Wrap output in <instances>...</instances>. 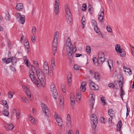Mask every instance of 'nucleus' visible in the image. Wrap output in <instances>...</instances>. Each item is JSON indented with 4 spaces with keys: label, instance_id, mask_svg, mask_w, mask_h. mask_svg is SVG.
<instances>
[{
    "label": "nucleus",
    "instance_id": "nucleus-1",
    "mask_svg": "<svg viewBox=\"0 0 134 134\" xmlns=\"http://www.w3.org/2000/svg\"><path fill=\"white\" fill-rule=\"evenodd\" d=\"M65 9L66 13L65 16L67 21L70 25H71L72 24V15L69 5L68 4H66L65 6Z\"/></svg>",
    "mask_w": 134,
    "mask_h": 134
},
{
    "label": "nucleus",
    "instance_id": "nucleus-2",
    "mask_svg": "<svg viewBox=\"0 0 134 134\" xmlns=\"http://www.w3.org/2000/svg\"><path fill=\"white\" fill-rule=\"evenodd\" d=\"M58 34V32H55V33L54 40L52 43V50L54 55H55V54L57 52V47L58 46L59 37Z\"/></svg>",
    "mask_w": 134,
    "mask_h": 134
},
{
    "label": "nucleus",
    "instance_id": "nucleus-3",
    "mask_svg": "<svg viewBox=\"0 0 134 134\" xmlns=\"http://www.w3.org/2000/svg\"><path fill=\"white\" fill-rule=\"evenodd\" d=\"M105 58L103 53L100 52L98 54V58L96 59V62H97V64L100 65L105 61Z\"/></svg>",
    "mask_w": 134,
    "mask_h": 134
},
{
    "label": "nucleus",
    "instance_id": "nucleus-4",
    "mask_svg": "<svg viewBox=\"0 0 134 134\" xmlns=\"http://www.w3.org/2000/svg\"><path fill=\"white\" fill-rule=\"evenodd\" d=\"M41 108L43 112L46 115L48 116L50 114V111L47 106L44 103H42L41 104Z\"/></svg>",
    "mask_w": 134,
    "mask_h": 134
},
{
    "label": "nucleus",
    "instance_id": "nucleus-5",
    "mask_svg": "<svg viewBox=\"0 0 134 134\" xmlns=\"http://www.w3.org/2000/svg\"><path fill=\"white\" fill-rule=\"evenodd\" d=\"M91 118L94 119L91 120V123L92 125V128L95 129L97 126L98 123L97 118L96 115L94 114H93L92 115Z\"/></svg>",
    "mask_w": 134,
    "mask_h": 134
},
{
    "label": "nucleus",
    "instance_id": "nucleus-6",
    "mask_svg": "<svg viewBox=\"0 0 134 134\" xmlns=\"http://www.w3.org/2000/svg\"><path fill=\"white\" fill-rule=\"evenodd\" d=\"M16 19L18 21H20L21 24H24L25 22V16L23 15L21 17L20 14L19 13H16Z\"/></svg>",
    "mask_w": 134,
    "mask_h": 134
},
{
    "label": "nucleus",
    "instance_id": "nucleus-7",
    "mask_svg": "<svg viewBox=\"0 0 134 134\" xmlns=\"http://www.w3.org/2000/svg\"><path fill=\"white\" fill-rule=\"evenodd\" d=\"M37 76L38 79H43L45 77L44 73L40 68L36 70Z\"/></svg>",
    "mask_w": 134,
    "mask_h": 134
},
{
    "label": "nucleus",
    "instance_id": "nucleus-8",
    "mask_svg": "<svg viewBox=\"0 0 134 134\" xmlns=\"http://www.w3.org/2000/svg\"><path fill=\"white\" fill-rule=\"evenodd\" d=\"M74 48L75 50L74 52V49H72L70 50L69 48L67 50V52L68 53V55L69 56V58L70 59H71L73 58V54L76 52V50L77 48L76 46L74 47Z\"/></svg>",
    "mask_w": 134,
    "mask_h": 134
},
{
    "label": "nucleus",
    "instance_id": "nucleus-9",
    "mask_svg": "<svg viewBox=\"0 0 134 134\" xmlns=\"http://www.w3.org/2000/svg\"><path fill=\"white\" fill-rule=\"evenodd\" d=\"M118 83L119 84V85H121V84L123 83L124 84V78L122 74L121 73H119L118 75Z\"/></svg>",
    "mask_w": 134,
    "mask_h": 134
},
{
    "label": "nucleus",
    "instance_id": "nucleus-10",
    "mask_svg": "<svg viewBox=\"0 0 134 134\" xmlns=\"http://www.w3.org/2000/svg\"><path fill=\"white\" fill-rule=\"evenodd\" d=\"M66 44L67 50H68V49L69 48L70 50L72 49H74L71 42V40L69 38H68L66 40Z\"/></svg>",
    "mask_w": 134,
    "mask_h": 134
},
{
    "label": "nucleus",
    "instance_id": "nucleus-11",
    "mask_svg": "<svg viewBox=\"0 0 134 134\" xmlns=\"http://www.w3.org/2000/svg\"><path fill=\"white\" fill-rule=\"evenodd\" d=\"M59 1H55L54 5V12L55 14L57 15L59 12Z\"/></svg>",
    "mask_w": 134,
    "mask_h": 134
},
{
    "label": "nucleus",
    "instance_id": "nucleus-12",
    "mask_svg": "<svg viewBox=\"0 0 134 134\" xmlns=\"http://www.w3.org/2000/svg\"><path fill=\"white\" fill-rule=\"evenodd\" d=\"M67 81L68 84L69 86L71 85L72 82V76L71 73L70 72H68L67 74Z\"/></svg>",
    "mask_w": 134,
    "mask_h": 134
},
{
    "label": "nucleus",
    "instance_id": "nucleus-13",
    "mask_svg": "<svg viewBox=\"0 0 134 134\" xmlns=\"http://www.w3.org/2000/svg\"><path fill=\"white\" fill-rule=\"evenodd\" d=\"M51 90L52 92V94L53 97L55 99H57L58 97V93L56 88L51 89Z\"/></svg>",
    "mask_w": 134,
    "mask_h": 134
},
{
    "label": "nucleus",
    "instance_id": "nucleus-14",
    "mask_svg": "<svg viewBox=\"0 0 134 134\" xmlns=\"http://www.w3.org/2000/svg\"><path fill=\"white\" fill-rule=\"evenodd\" d=\"M95 102V98L93 97V96L91 97V99L89 100V103L90 107L91 108V109L93 108V105Z\"/></svg>",
    "mask_w": 134,
    "mask_h": 134
},
{
    "label": "nucleus",
    "instance_id": "nucleus-15",
    "mask_svg": "<svg viewBox=\"0 0 134 134\" xmlns=\"http://www.w3.org/2000/svg\"><path fill=\"white\" fill-rule=\"evenodd\" d=\"M24 43L25 48L27 50H28L30 48V46L29 42L27 38H25L24 39Z\"/></svg>",
    "mask_w": 134,
    "mask_h": 134
},
{
    "label": "nucleus",
    "instance_id": "nucleus-16",
    "mask_svg": "<svg viewBox=\"0 0 134 134\" xmlns=\"http://www.w3.org/2000/svg\"><path fill=\"white\" fill-rule=\"evenodd\" d=\"M119 86L120 88L121 97L122 99H123V96H124L125 94V92L123 89H122V87L123 86V83L121 84V85L120 84Z\"/></svg>",
    "mask_w": 134,
    "mask_h": 134
},
{
    "label": "nucleus",
    "instance_id": "nucleus-17",
    "mask_svg": "<svg viewBox=\"0 0 134 134\" xmlns=\"http://www.w3.org/2000/svg\"><path fill=\"white\" fill-rule=\"evenodd\" d=\"M71 118L70 115L69 114H68L67 116V122L66 124L68 126H70L71 125Z\"/></svg>",
    "mask_w": 134,
    "mask_h": 134
},
{
    "label": "nucleus",
    "instance_id": "nucleus-18",
    "mask_svg": "<svg viewBox=\"0 0 134 134\" xmlns=\"http://www.w3.org/2000/svg\"><path fill=\"white\" fill-rule=\"evenodd\" d=\"M122 49L121 48L119 44H117L115 46V50L117 53H120V52Z\"/></svg>",
    "mask_w": 134,
    "mask_h": 134
},
{
    "label": "nucleus",
    "instance_id": "nucleus-19",
    "mask_svg": "<svg viewBox=\"0 0 134 134\" xmlns=\"http://www.w3.org/2000/svg\"><path fill=\"white\" fill-rule=\"evenodd\" d=\"M23 7L24 6L23 4L20 3H18L16 5V9L20 11L23 9Z\"/></svg>",
    "mask_w": 134,
    "mask_h": 134
},
{
    "label": "nucleus",
    "instance_id": "nucleus-20",
    "mask_svg": "<svg viewBox=\"0 0 134 134\" xmlns=\"http://www.w3.org/2000/svg\"><path fill=\"white\" fill-rule=\"evenodd\" d=\"M31 80L36 85H38V81L35 77V75H33V76L31 78Z\"/></svg>",
    "mask_w": 134,
    "mask_h": 134
},
{
    "label": "nucleus",
    "instance_id": "nucleus-21",
    "mask_svg": "<svg viewBox=\"0 0 134 134\" xmlns=\"http://www.w3.org/2000/svg\"><path fill=\"white\" fill-rule=\"evenodd\" d=\"M94 83L93 82L90 83L89 86L91 89L93 90H98V87H97V88H96L95 86L94 85Z\"/></svg>",
    "mask_w": 134,
    "mask_h": 134
},
{
    "label": "nucleus",
    "instance_id": "nucleus-22",
    "mask_svg": "<svg viewBox=\"0 0 134 134\" xmlns=\"http://www.w3.org/2000/svg\"><path fill=\"white\" fill-rule=\"evenodd\" d=\"M43 70L45 72L46 74H48L49 73V67L48 66H43Z\"/></svg>",
    "mask_w": 134,
    "mask_h": 134
},
{
    "label": "nucleus",
    "instance_id": "nucleus-23",
    "mask_svg": "<svg viewBox=\"0 0 134 134\" xmlns=\"http://www.w3.org/2000/svg\"><path fill=\"white\" fill-rule=\"evenodd\" d=\"M11 55V52L10 51H9L8 53V56L9 57L5 61V63L6 64H8L11 61V58L10 57Z\"/></svg>",
    "mask_w": 134,
    "mask_h": 134
},
{
    "label": "nucleus",
    "instance_id": "nucleus-24",
    "mask_svg": "<svg viewBox=\"0 0 134 134\" xmlns=\"http://www.w3.org/2000/svg\"><path fill=\"white\" fill-rule=\"evenodd\" d=\"M39 79L40 81L42 86L43 87H44L45 85V77H44L43 79Z\"/></svg>",
    "mask_w": 134,
    "mask_h": 134
},
{
    "label": "nucleus",
    "instance_id": "nucleus-25",
    "mask_svg": "<svg viewBox=\"0 0 134 134\" xmlns=\"http://www.w3.org/2000/svg\"><path fill=\"white\" fill-rule=\"evenodd\" d=\"M39 79L40 81L42 86L43 87H44L45 85V77H44L43 79Z\"/></svg>",
    "mask_w": 134,
    "mask_h": 134
},
{
    "label": "nucleus",
    "instance_id": "nucleus-26",
    "mask_svg": "<svg viewBox=\"0 0 134 134\" xmlns=\"http://www.w3.org/2000/svg\"><path fill=\"white\" fill-rule=\"evenodd\" d=\"M85 20H86L85 17L84 16H83L82 18V19L81 20V24L82 25V27L83 29L84 28L85 25V24H84V23L85 22Z\"/></svg>",
    "mask_w": 134,
    "mask_h": 134
},
{
    "label": "nucleus",
    "instance_id": "nucleus-27",
    "mask_svg": "<svg viewBox=\"0 0 134 134\" xmlns=\"http://www.w3.org/2000/svg\"><path fill=\"white\" fill-rule=\"evenodd\" d=\"M17 60L15 58V57H12L11 58V62L12 63V64L14 65L16 64V63Z\"/></svg>",
    "mask_w": 134,
    "mask_h": 134
},
{
    "label": "nucleus",
    "instance_id": "nucleus-28",
    "mask_svg": "<svg viewBox=\"0 0 134 134\" xmlns=\"http://www.w3.org/2000/svg\"><path fill=\"white\" fill-rule=\"evenodd\" d=\"M86 51L88 54H90L91 52V48L89 46H87L86 48Z\"/></svg>",
    "mask_w": 134,
    "mask_h": 134
},
{
    "label": "nucleus",
    "instance_id": "nucleus-29",
    "mask_svg": "<svg viewBox=\"0 0 134 134\" xmlns=\"http://www.w3.org/2000/svg\"><path fill=\"white\" fill-rule=\"evenodd\" d=\"M120 53V56L122 57H125L126 54L125 52L123 49L120 52V53Z\"/></svg>",
    "mask_w": 134,
    "mask_h": 134
},
{
    "label": "nucleus",
    "instance_id": "nucleus-30",
    "mask_svg": "<svg viewBox=\"0 0 134 134\" xmlns=\"http://www.w3.org/2000/svg\"><path fill=\"white\" fill-rule=\"evenodd\" d=\"M108 114L110 116L112 115L113 116L114 115V111L112 110V109H109L108 110Z\"/></svg>",
    "mask_w": 134,
    "mask_h": 134
},
{
    "label": "nucleus",
    "instance_id": "nucleus-31",
    "mask_svg": "<svg viewBox=\"0 0 134 134\" xmlns=\"http://www.w3.org/2000/svg\"><path fill=\"white\" fill-rule=\"evenodd\" d=\"M100 14L99 15L98 17H103L104 14V10L103 8H101L100 9Z\"/></svg>",
    "mask_w": 134,
    "mask_h": 134
},
{
    "label": "nucleus",
    "instance_id": "nucleus-32",
    "mask_svg": "<svg viewBox=\"0 0 134 134\" xmlns=\"http://www.w3.org/2000/svg\"><path fill=\"white\" fill-rule=\"evenodd\" d=\"M2 113L4 115L8 116H9V113L7 110H4L2 111Z\"/></svg>",
    "mask_w": 134,
    "mask_h": 134
},
{
    "label": "nucleus",
    "instance_id": "nucleus-33",
    "mask_svg": "<svg viewBox=\"0 0 134 134\" xmlns=\"http://www.w3.org/2000/svg\"><path fill=\"white\" fill-rule=\"evenodd\" d=\"M14 94V92L12 91L9 92L8 94V98H12Z\"/></svg>",
    "mask_w": 134,
    "mask_h": 134
},
{
    "label": "nucleus",
    "instance_id": "nucleus-34",
    "mask_svg": "<svg viewBox=\"0 0 134 134\" xmlns=\"http://www.w3.org/2000/svg\"><path fill=\"white\" fill-rule=\"evenodd\" d=\"M94 77L95 79L97 80H99V75L97 72H94Z\"/></svg>",
    "mask_w": 134,
    "mask_h": 134
},
{
    "label": "nucleus",
    "instance_id": "nucleus-35",
    "mask_svg": "<svg viewBox=\"0 0 134 134\" xmlns=\"http://www.w3.org/2000/svg\"><path fill=\"white\" fill-rule=\"evenodd\" d=\"M88 11L89 13L91 14H92V12H93V9L91 5H90L88 7Z\"/></svg>",
    "mask_w": 134,
    "mask_h": 134
},
{
    "label": "nucleus",
    "instance_id": "nucleus-36",
    "mask_svg": "<svg viewBox=\"0 0 134 134\" xmlns=\"http://www.w3.org/2000/svg\"><path fill=\"white\" fill-rule=\"evenodd\" d=\"M51 67L53 68H54L55 67V65L54 59H52L51 60Z\"/></svg>",
    "mask_w": 134,
    "mask_h": 134
},
{
    "label": "nucleus",
    "instance_id": "nucleus-37",
    "mask_svg": "<svg viewBox=\"0 0 134 134\" xmlns=\"http://www.w3.org/2000/svg\"><path fill=\"white\" fill-rule=\"evenodd\" d=\"M100 100L102 103H103L104 105L106 104L105 102V97H101L100 98Z\"/></svg>",
    "mask_w": 134,
    "mask_h": 134
},
{
    "label": "nucleus",
    "instance_id": "nucleus-38",
    "mask_svg": "<svg viewBox=\"0 0 134 134\" xmlns=\"http://www.w3.org/2000/svg\"><path fill=\"white\" fill-rule=\"evenodd\" d=\"M14 127V126L13 124H10L9 125L8 128L9 130H11L13 129Z\"/></svg>",
    "mask_w": 134,
    "mask_h": 134
},
{
    "label": "nucleus",
    "instance_id": "nucleus-39",
    "mask_svg": "<svg viewBox=\"0 0 134 134\" xmlns=\"http://www.w3.org/2000/svg\"><path fill=\"white\" fill-rule=\"evenodd\" d=\"M29 119L31 123L33 124L35 123V119L34 118H33L32 116H30L29 117Z\"/></svg>",
    "mask_w": 134,
    "mask_h": 134
},
{
    "label": "nucleus",
    "instance_id": "nucleus-40",
    "mask_svg": "<svg viewBox=\"0 0 134 134\" xmlns=\"http://www.w3.org/2000/svg\"><path fill=\"white\" fill-rule=\"evenodd\" d=\"M122 121H120L118 122L116 127H119L120 128H121L122 127Z\"/></svg>",
    "mask_w": 134,
    "mask_h": 134
},
{
    "label": "nucleus",
    "instance_id": "nucleus-41",
    "mask_svg": "<svg viewBox=\"0 0 134 134\" xmlns=\"http://www.w3.org/2000/svg\"><path fill=\"white\" fill-rule=\"evenodd\" d=\"M80 89V90L81 91H82V92H84L86 91V88L85 87H83L82 86H81Z\"/></svg>",
    "mask_w": 134,
    "mask_h": 134
},
{
    "label": "nucleus",
    "instance_id": "nucleus-42",
    "mask_svg": "<svg viewBox=\"0 0 134 134\" xmlns=\"http://www.w3.org/2000/svg\"><path fill=\"white\" fill-rule=\"evenodd\" d=\"M91 23L92 25L94 26V27L97 25V23L95 20H92V21Z\"/></svg>",
    "mask_w": 134,
    "mask_h": 134
},
{
    "label": "nucleus",
    "instance_id": "nucleus-43",
    "mask_svg": "<svg viewBox=\"0 0 134 134\" xmlns=\"http://www.w3.org/2000/svg\"><path fill=\"white\" fill-rule=\"evenodd\" d=\"M32 31L34 34H35L36 33V30L35 27L33 26L32 27Z\"/></svg>",
    "mask_w": 134,
    "mask_h": 134
},
{
    "label": "nucleus",
    "instance_id": "nucleus-44",
    "mask_svg": "<svg viewBox=\"0 0 134 134\" xmlns=\"http://www.w3.org/2000/svg\"><path fill=\"white\" fill-rule=\"evenodd\" d=\"M81 98V95L80 92H78L77 93V98L79 100H80Z\"/></svg>",
    "mask_w": 134,
    "mask_h": 134
},
{
    "label": "nucleus",
    "instance_id": "nucleus-45",
    "mask_svg": "<svg viewBox=\"0 0 134 134\" xmlns=\"http://www.w3.org/2000/svg\"><path fill=\"white\" fill-rule=\"evenodd\" d=\"M10 15L9 14V13H8V14L6 15L5 17V19L7 20H9L10 19Z\"/></svg>",
    "mask_w": 134,
    "mask_h": 134
},
{
    "label": "nucleus",
    "instance_id": "nucleus-46",
    "mask_svg": "<svg viewBox=\"0 0 134 134\" xmlns=\"http://www.w3.org/2000/svg\"><path fill=\"white\" fill-rule=\"evenodd\" d=\"M24 62L26 65L27 67H29L30 66V64L29 65V62L28 60L26 59H25L24 60Z\"/></svg>",
    "mask_w": 134,
    "mask_h": 134
},
{
    "label": "nucleus",
    "instance_id": "nucleus-47",
    "mask_svg": "<svg viewBox=\"0 0 134 134\" xmlns=\"http://www.w3.org/2000/svg\"><path fill=\"white\" fill-rule=\"evenodd\" d=\"M107 29L108 31L109 32H111L112 31V29L109 25L107 26Z\"/></svg>",
    "mask_w": 134,
    "mask_h": 134
},
{
    "label": "nucleus",
    "instance_id": "nucleus-48",
    "mask_svg": "<svg viewBox=\"0 0 134 134\" xmlns=\"http://www.w3.org/2000/svg\"><path fill=\"white\" fill-rule=\"evenodd\" d=\"M79 66L77 65H75L74 66V69L76 70H78L79 69Z\"/></svg>",
    "mask_w": 134,
    "mask_h": 134
},
{
    "label": "nucleus",
    "instance_id": "nucleus-49",
    "mask_svg": "<svg viewBox=\"0 0 134 134\" xmlns=\"http://www.w3.org/2000/svg\"><path fill=\"white\" fill-rule=\"evenodd\" d=\"M59 105L60 107H61L62 108H63L64 107V102L63 100V102L60 101L59 102Z\"/></svg>",
    "mask_w": 134,
    "mask_h": 134
},
{
    "label": "nucleus",
    "instance_id": "nucleus-50",
    "mask_svg": "<svg viewBox=\"0 0 134 134\" xmlns=\"http://www.w3.org/2000/svg\"><path fill=\"white\" fill-rule=\"evenodd\" d=\"M108 86L109 87L112 88L114 90L115 88V86L113 83L109 84L108 85Z\"/></svg>",
    "mask_w": 134,
    "mask_h": 134
},
{
    "label": "nucleus",
    "instance_id": "nucleus-51",
    "mask_svg": "<svg viewBox=\"0 0 134 134\" xmlns=\"http://www.w3.org/2000/svg\"><path fill=\"white\" fill-rule=\"evenodd\" d=\"M94 29L95 31H96V33L100 31L97 25L94 27Z\"/></svg>",
    "mask_w": 134,
    "mask_h": 134
},
{
    "label": "nucleus",
    "instance_id": "nucleus-52",
    "mask_svg": "<svg viewBox=\"0 0 134 134\" xmlns=\"http://www.w3.org/2000/svg\"><path fill=\"white\" fill-rule=\"evenodd\" d=\"M94 29L95 31H96V33L100 31L97 25L94 27Z\"/></svg>",
    "mask_w": 134,
    "mask_h": 134
},
{
    "label": "nucleus",
    "instance_id": "nucleus-53",
    "mask_svg": "<svg viewBox=\"0 0 134 134\" xmlns=\"http://www.w3.org/2000/svg\"><path fill=\"white\" fill-rule=\"evenodd\" d=\"M110 118H109L108 122L109 124L111 123L112 122V120L113 118V116L112 115L110 116Z\"/></svg>",
    "mask_w": 134,
    "mask_h": 134
},
{
    "label": "nucleus",
    "instance_id": "nucleus-54",
    "mask_svg": "<svg viewBox=\"0 0 134 134\" xmlns=\"http://www.w3.org/2000/svg\"><path fill=\"white\" fill-rule=\"evenodd\" d=\"M26 92L27 95L29 98H30L31 97L30 92L29 91H26Z\"/></svg>",
    "mask_w": 134,
    "mask_h": 134
},
{
    "label": "nucleus",
    "instance_id": "nucleus-55",
    "mask_svg": "<svg viewBox=\"0 0 134 134\" xmlns=\"http://www.w3.org/2000/svg\"><path fill=\"white\" fill-rule=\"evenodd\" d=\"M33 75H34V71L32 72H29V75L30 78L31 77L33 76Z\"/></svg>",
    "mask_w": 134,
    "mask_h": 134
},
{
    "label": "nucleus",
    "instance_id": "nucleus-56",
    "mask_svg": "<svg viewBox=\"0 0 134 134\" xmlns=\"http://www.w3.org/2000/svg\"><path fill=\"white\" fill-rule=\"evenodd\" d=\"M16 118L18 119H19L20 118V112H18V113H16Z\"/></svg>",
    "mask_w": 134,
    "mask_h": 134
},
{
    "label": "nucleus",
    "instance_id": "nucleus-57",
    "mask_svg": "<svg viewBox=\"0 0 134 134\" xmlns=\"http://www.w3.org/2000/svg\"><path fill=\"white\" fill-rule=\"evenodd\" d=\"M55 88H56L55 87V85L54 84L52 83L51 85V90Z\"/></svg>",
    "mask_w": 134,
    "mask_h": 134
},
{
    "label": "nucleus",
    "instance_id": "nucleus-58",
    "mask_svg": "<svg viewBox=\"0 0 134 134\" xmlns=\"http://www.w3.org/2000/svg\"><path fill=\"white\" fill-rule=\"evenodd\" d=\"M117 74V71L116 70L115 71L113 74V77H115Z\"/></svg>",
    "mask_w": 134,
    "mask_h": 134
},
{
    "label": "nucleus",
    "instance_id": "nucleus-59",
    "mask_svg": "<svg viewBox=\"0 0 134 134\" xmlns=\"http://www.w3.org/2000/svg\"><path fill=\"white\" fill-rule=\"evenodd\" d=\"M31 70L30 72H32V71H33L34 70H35L36 69L35 68L34 66L32 65H31Z\"/></svg>",
    "mask_w": 134,
    "mask_h": 134
},
{
    "label": "nucleus",
    "instance_id": "nucleus-60",
    "mask_svg": "<svg viewBox=\"0 0 134 134\" xmlns=\"http://www.w3.org/2000/svg\"><path fill=\"white\" fill-rule=\"evenodd\" d=\"M31 41L32 42L34 43L35 41V36H32L31 38Z\"/></svg>",
    "mask_w": 134,
    "mask_h": 134
},
{
    "label": "nucleus",
    "instance_id": "nucleus-61",
    "mask_svg": "<svg viewBox=\"0 0 134 134\" xmlns=\"http://www.w3.org/2000/svg\"><path fill=\"white\" fill-rule=\"evenodd\" d=\"M96 59H97L96 57L93 58V61L94 64L96 65V64L97 63V62H96Z\"/></svg>",
    "mask_w": 134,
    "mask_h": 134
},
{
    "label": "nucleus",
    "instance_id": "nucleus-62",
    "mask_svg": "<svg viewBox=\"0 0 134 134\" xmlns=\"http://www.w3.org/2000/svg\"><path fill=\"white\" fill-rule=\"evenodd\" d=\"M100 121L101 122L105 123V120L104 118L102 117L100 118Z\"/></svg>",
    "mask_w": 134,
    "mask_h": 134
},
{
    "label": "nucleus",
    "instance_id": "nucleus-63",
    "mask_svg": "<svg viewBox=\"0 0 134 134\" xmlns=\"http://www.w3.org/2000/svg\"><path fill=\"white\" fill-rule=\"evenodd\" d=\"M103 17H98V19L99 21L100 22H102L103 21Z\"/></svg>",
    "mask_w": 134,
    "mask_h": 134
},
{
    "label": "nucleus",
    "instance_id": "nucleus-64",
    "mask_svg": "<svg viewBox=\"0 0 134 134\" xmlns=\"http://www.w3.org/2000/svg\"><path fill=\"white\" fill-rule=\"evenodd\" d=\"M10 68L11 69L14 71H16V69L15 68L12 66H10Z\"/></svg>",
    "mask_w": 134,
    "mask_h": 134
}]
</instances>
